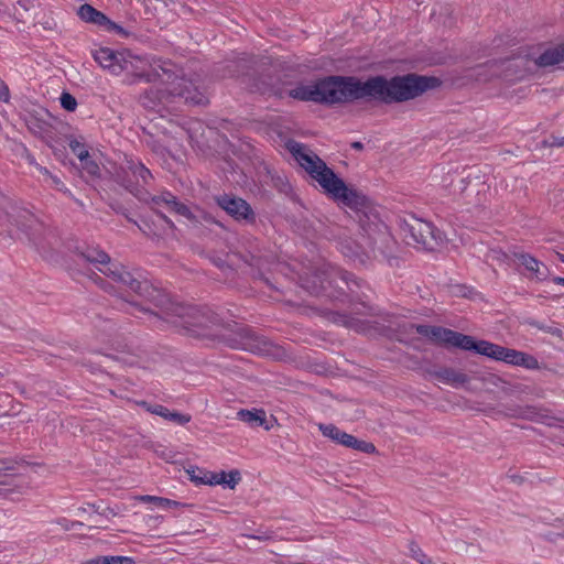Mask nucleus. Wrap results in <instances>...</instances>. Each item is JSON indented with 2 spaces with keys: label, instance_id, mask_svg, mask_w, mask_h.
I'll list each match as a JSON object with an SVG mask.
<instances>
[{
  "label": "nucleus",
  "instance_id": "obj_11",
  "mask_svg": "<svg viewBox=\"0 0 564 564\" xmlns=\"http://www.w3.org/2000/svg\"><path fill=\"white\" fill-rule=\"evenodd\" d=\"M240 338L230 339V345L235 348L252 351L254 354H268L270 344L267 339L257 336L249 329H240Z\"/></svg>",
  "mask_w": 564,
  "mask_h": 564
},
{
  "label": "nucleus",
  "instance_id": "obj_1",
  "mask_svg": "<svg viewBox=\"0 0 564 564\" xmlns=\"http://www.w3.org/2000/svg\"><path fill=\"white\" fill-rule=\"evenodd\" d=\"M416 333L433 343L463 350H473L496 361L535 370L540 368L538 359L527 352L507 348L487 340H475L474 337L441 326L411 325Z\"/></svg>",
  "mask_w": 564,
  "mask_h": 564
},
{
  "label": "nucleus",
  "instance_id": "obj_21",
  "mask_svg": "<svg viewBox=\"0 0 564 564\" xmlns=\"http://www.w3.org/2000/svg\"><path fill=\"white\" fill-rule=\"evenodd\" d=\"M564 62V43L544 51L536 59L539 66H553Z\"/></svg>",
  "mask_w": 564,
  "mask_h": 564
},
{
  "label": "nucleus",
  "instance_id": "obj_2",
  "mask_svg": "<svg viewBox=\"0 0 564 564\" xmlns=\"http://www.w3.org/2000/svg\"><path fill=\"white\" fill-rule=\"evenodd\" d=\"M442 82L434 76L408 74L386 79L382 76L361 82L355 77V100L371 98L386 104L414 99L427 90L440 87Z\"/></svg>",
  "mask_w": 564,
  "mask_h": 564
},
{
  "label": "nucleus",
  "instance_id": "obj_30",
  "mask_svg": "<svg viewBox=\"0 0 564 564\" xmlns=\"http://www.w3.org/2000/svg\"><path fill=\"white\" fill-rule=\"evenodd\" d=\"M61 106L67 111H74L77 107L76 98L69 93H63L59 97Z\"/></svg>",
  "mask_w": 564,
  "mask_h": 564
},
{
  "label": "nucleus",
  "instance_id": "obj_47",
  "mask_svg": "<svg viewBox=\"0 0 564 564\" xmlns=\"http://www.w3.org/2000/svg\"><path fill=\"white\" fill-rule=\"evenodd\" d=\"M85 512H86V509L84 507H80L77 509V514L85 513Z\"/></svg>",
  "mask_w": 564,
  "mask_h": 564
},
{
  "label": "nucleus",
  "instance_id": "obj_10",
  "mask_svg": "<svg viewBox=\"0 0 564 564\" xmlns=\"http://www.w3.org/2000/svg\"><path fill=\"white\" fill-rule=\"evenodd\" d=\"M218 205L236 220L253 221L254 213L251 206L240 197L221 195L217 197Z\"/></svg>",
  "mask_w": 564,
  "mask_h": 564
},
{
  "label": "nucleus",
  "instance_id": "obj_33",
  "mask_svg": "<svg viewBox=\"0 0 564 564\" xmlns=\"http://www.w3.org/2000/svg\"><path fill=\"white\" fill-rule=\"evenodd\" d=\"M50 183L51 186H53L55 189L63 192L67 194L68 196H72L70 191L65 186V184L62 182V180L56 175H50L48 180L46 181Z\"/></svg>",
  "mask_w": 564,
  "mask_h": 564
},
{
  "label": "nucleus",
  "instance_id": "obj_32",
  "mask_svg": "<svg viewBox=\"0 0 564 564\" xmlns=\"http://www.w3.org/2000/svg\"><path fill=\"white\" fill-rule=\"evenodd\" d=\"M410 551L412 556L421 564H433V561L422 552L419 545L412 543L410 546Z\"/></svg>",
  "mask_w": 564,
  "mask_h": 564
},
{
  "label": "nucleus",
  "instance_id": "obj_46",
  "mask_svg": "<svg viewBox=\"0 0 564 564\" xmlns=\"http://www.w3.org/2000/svg\"><path fill=\"white\" fill-rule=\"evenodd\" d=\"M558 260L564 263V254L563 253H556Z\"/></svg>",
  "mask_w": 564,
  "mask_h": 564
},
{
  "label": "nucleus",
  "instance_id": "obj_43",
  "mask_svg": "<svg viewBox=\"0 0 564 564\" xmlns=\"http://www.w3.org/2000/svg\"><path fill=\"white\" fill-rule=\"evenodd\" d=\"M555 284H558V285H564V278H561V276H555L553 278L552 280Z\"/></svg>",
  "mask_w": 564,
  "mask_h": 564
},
{
  "label": "nucleus",
  "instance_id": "obj_48",
  "mask_svg": "<svg viewBox=\"0 0 564 564\" xmlns=\"http://www.w3.org/2000/svg\"><path fill=\"white\" fill-rule=\"evenodd\" d=\"M510 478H511L513 481H518V480H520V479H521V477L516 476V475L510 476Z\"/></svg>",
  "mask_w": 564,
  "mask_h": 564
},
{
  "label": "nucleus",
  "instance_id": "obj_26",
  "mask_svg": "<svg viewBox=\"0 0 564 564\" xmlns=\"http://www.w3.org/2000/svg\"><path fill=\"white\" fill-rule=\"evenodd\" d=\"M68 145L70 151L79 159V161L87 160V156L90 155L83 139L72 138Z\"/></svg>",
  "mask_w": 564,
  "mask_h": 564
},
{
  "label": "nucleus",
  "instance_id": "obj_31",
  "mask_svg": "<svg viewBox=\"0 0 564 564\" xmlns=\"http://www.w3.org/2000/svg\"><path fill=\"white\" fill-rule=\"evenodd\" d=\"M102 564H135L134 560L130 556H102Z\"/></svg>",
  "mask_w": 564,
  "mask_h": 564
},
{
  "label": "nucleus",
  "instance_id": "obj_20",
  "mask_svg": "<svg viewBox=\"0 0 564 564\" xmlns=\"http://www.w3.org/2000/svg\"><path fill=\"white\" fill-rule=\"evenodd\" d=\"M28 487L23 484H18L14 479L0 480V498L15 500L19 496L26 492Z\"/></svg>",
  "mask_w": 564,
  "mask_h": 564
},
{
  "label": "nucleus",
  "instance_id": "obj_40",
  "mask_svg": "<svg viewBox=\"0 0 564 564\" xmlns=\"http://www.w3.org/2000/svg\"><path fill=\"white\" fill-rule=\"evenodd\" d=\"M37 170L40 171V173H42L45 177V182L48 180L50 175H52V173L44 166H40V165H36Z\"/></svg>",
  "mask_w": 564,
  "mask_h": 564
},
{
  "label": "nucleus",
  "instance_id": "obj_27",
  "mask_svg": "<svg viewBox=\"0 0 564 564\" xmlns=\"http://www.w3.org/2000/svg\"><path fill=\"white\" fill-rule=\"evenodd\" d=\"M348 448H354L360 451L362 453L371 454L376 452V447L372 443L359 441L355 436L351 435V440L347 445Z\"/></svg>",
  "mask_w": 564,
  "mask_h": 564
},
{
  "label": "nucleus",
  "instance_id": "obj_3",
  "mask_svg": "<svg viewBox=\"0 0 564 564\" xmlns=\"http://www.w3.org/2000/svg\"><path fill=\"white\" fill-rule=\"evenodd\" d=\"M126 61L129 68L124 69V74L145 79L147 82H152L154 77H158L163 86L148 91L144 99L154 97L159 102H167L172 98H182L185 102L193 105H204L207 102V97L192 80L163 67L161 73L155 72L152 75L147 72L148 62L131 54L129 51L127 52Z\"/></svg>",
  "mask_w": 564,
  "mask_h": 564
},
{
  "label": "nucleus",
  "instance_id": "obj_7",
  "mask_svg": "<svg viewBox=\"0 0 564 564\" xmlns=\"http://www.w3.org/2000/svg\"><path fill=\"white\" fill-rule=\"evenodd\" d=\"M161 314L167 323L193 333H196L195 328H207L212 323L210 317L200 308L172 301H167Z\"/></svg>",
  "mask_w": 564,
  "mask_h": 564
},
{
  "label": "nucleus",
  "instance_id": "obj_28",
  "mask_svg": "<svg viewBox=\"0 0 564 564\" xmlns=\"http://www.w3.org/2000/svg\"><path fill=\"white\" fill-rule=\"evenodd\" d=\"M29 129L35 134L43 138L48 131V124L36 118H31L28 121Z\"/></svg>",
  "mask_w": 564,
  "mask_h": 564
},
{
  "label": "nucleus",
  "instance_id": "obj_12",
  "mask_svg": "<svg viewBox=\"0 0 564 564\" xmlns=\"http://www.w3.org/2000/svg\"><path fill=\"white\" fill-rule=\"evenodd\" d=\"M147 236L151 237H163L174 230L173 221L160 212H155L154 217L151 219L142 220L139 225Z\"/></svg>",
  "mask_w": 564,
  "mask_h": 564
},
{
  "label": "nucleus",
  "instance_id": "obj_16",
  "mask_svg": "<svg viewBox=\"0 0 564 564\" xmlns=\"http://www.w3.org/2000/svg\"><path fill=\"white\" fill-rule=\"evenodd\" d=\"M435 378L453 388H460L469 381V377L463 371L453 368H443L434 373Z\"/></svg>",
  "mask_w": 564,
  "mask_h": 564
},
{
  "label": "nucleus",
  "instance_id": "obj_45",
  "mask_svg": "<svg viewBox=\"0 0 564 564\" xmlns=\"http://www.w3.org/2000/svg\"><path fill=\"white\" fill-rule=\"evenodd\" d=\"M352 148L354 149H357V150H361L364 148L362 143L361 142H354L352 143Z\"/></svg>",
  "mask_w": 564,
  "mask_h": 564
},
{
  "label": "nucleus",
  "instance_id": "obj_37",
  "mask_svg": "<svg viewBox=\"0 0 564 564\" xmlns=\"http://www.w3.org/2000/svg\"><path fill=\"white\" fill-rule=\"evenodd\" d=\"M189 474H191L192 480L202 484L199 481V478H205L206 473H203L200 469L196 468V469L191 470Z\"/></svg>",
  "mask_w": 564,
  "mask_h": 564
},
{
  "label": "nucleus",
  "instance_id": "obj_25",
  "mask_svg": "<svg viewBox=\"0 0 564 564\" xmlns=\"http://www.w3.org/2000/svg\"><path fill=\"white\" fill-rule=\"evenodd\" d=\"M137 499L142 502L154 503L155 506H158L159 508H162V509L178 508L182 506V503L178 501L171 500V499L163 498V497L151 496V495L139 496V497H137Z\"/></svg>",
  "mask_w": 564,
  "mask_h": 564
},
{
  "label": "nucleus",
  "instance_id": "obj_9",
  "mask_svg": "<svg viewBox=\"0 0 564 564\" xmlns=\"http://www.w3.org/2000/svg\"><path fill=\"white\" fill-rule=\"evenodd\" d=\"M128 51H113L109 47H100L93 55L95 61L112 75H121L129 68L126 56Z\"/></svg>",
  "mask_w": 564,
  "mask_h": 564
},
{
  "label": "nucleus",
  "instance_id": "obj_35",
  "mask_svg": "<svg viewBox=\"0 0 564 564\" xmlns=\"http://www.w3.org/2000/svg\"><path fill=\"white\" fill-rule=\"evenodd\" d=\"M35 1L34 0H18L17 4L14 7L15 14H20V9L28 12L30 9L34 8Z\"/></svg>",
  "mask_w": 564,
  "mask_h": 564
},
{
  "label": "nucleus",
  "instance_id": "obj_14",
  "mask_svg": "<svg viewBox=\"0 0 564 564\" xmlns=\"http://www.w3.org/2000/svg\"><path fill=\"white\" fill-rule=\"evenodd\" d=\"M516 258L521 265H523L529 272L532 273V276L535 280L544 281L550 276L549 268L531 254L518 253L516 254Z\"/></svg>",
  "mask_w": 564,
  "mask_h": 564
},
{
  "label": "nucleus",
  "instance_id": "obj_19",
  "mask_svg": "<svg viewBox=\"0 0 564 564\" xmlns=\"http://www.w3.org/2000/svg\"><path fill=\"white\" fill-rule=\"evenodd\" d=\"M318 430L325 437H327V438L332 440L333 442L340 444L345 447H347V445L349 444V442L351 440L350 434L341 431L334 424L319 423Z\"/></svg>",
  "mask_w": 564,
  "mask_h": 564
},
{
  "label": "nucleus",
  "instance_id": "obj_44",
  "mask_svg": "<svg viewBox=\"0 0 564 564\" xmlns=\"http://www.w3.org/2000/svg\"><path fill=\"white\" fill-rule=\"evenodd\" d=\"M324 282H325L324 280H323V281H321V286H319V289H318V288H316V286H314V288H313V290H312V292H314V293H318V292H319V290H325V289H326V286L324 285Z\"/></svg>",
  "mask_w": 564,
  "mask_h": 564
},
{
  "label": "nucleus",
  "instance_id": "obj_49",
  "mask_svg": "<svg viewBox=\"0 0 564 564\" xmlns=\"http://www.w3.org/2000/svg\"><path fill=\"white\" fill-rule=\"evenodd\" d=\"M343 279H344L345 281H347V280H348L347 274H345V275L343 276Z\"/></svg>",
  "mask_w": 564,
  "mask_h": 564
},
{
  "label": "nucleus",
  "instance_id": "obj_29",
  "mask_svg": "<svg viewBox=\"0 0 564 564\" xmlns=\"http://www.w3.org/2000/svg\"><path fill=\"white\" fill-rule=\"evenodd\" d=\"M82 169L91 177H97L100 174V167L96 161H94L90 155L87 156V160L80 161Z\"/></svg>",
  "mask_w": 564,
  "mask_h": 564
},
{
  "label": "nucleus",
  "instance_id": "obj_18",
  "mask_svg": "<svg viewBox=\"0 0 564 564\" xmlns=\"http://www.w3.org/2000/svg\"><path fill=\"white\" fill-rule=\"evenodd\" d=\"M332 319L335 324L354 329L357 333H365L368 329V323L366 321L344 313H333Z\"/></svg>",
  "mask_w": 564,
  "mask_h": 564
},
{
  "label": "nucleus",
  "instance_id": "obj_50",
  "mask_svg": "<svg viewBox=\"0 0 564 564\" xmlns=\"http://www.w3.org/2000/svg\"><path fill=\"white\" fill-rule=\"evenodd\" d=\"M562 535H563V538H564V533H563Z\"/></svg>",
  "mask_w": 564,
  "mask_h": 564
},
{
  "label": "nucleus",
  "instance_id": "obj_5",
  "mask_svg": "<svg viewBox=\"0 0 564 564\" xmlns=\"http://www.w3.org/2000/svg\"><path fill=\"white\" fill-rule=\"evenodd\" d=\"M355 77L329 76L312 85H300L290 90V97L319 104H343L355 100Z\"/></svg>",
  "mask_w": 564,
  "mask_h": 564
},
{
  "label": "nucleus",
  "instance_id": "obj_36",
  "mask_svg": "<svg viewBox=\"0 0 564 564\" xmlns=\"http://www.w3.org/2000/svg\"><path fill=\"white\" fill-rule=\"evenodd\" d=\"M66 530H74L76 528L83 527V522L79 521H68L66 519H63L59 522Z\"/></svg>",
  "mask_w": 564,
  "mask_h": 564
},
{
  "label": "nucleus",
  "instance_id": "obj_34",
  "mask_svg": "<svg viewBox=\"0 0 564 564\" xmlns=\"http://www.w3.org/2000/svg\"><path fill=\"white\" fill-rule=\"evenodd\" d=\"M104 30H106L108 32H113V33L119 34V35H121L123 37L128 36V32L122 26H120L119 24L112 22L109 19H108V23H106Z\"/></svg>",
  "mask_w": 564,
  "mask_h": 564
},
{
  "label": "nucleus",
  "instance_id": "obj_24",
  "mask_svg": "<svg viewBox=\"0 0 564 564\" xmlns=\"http://www.w3.org/2000/svg\"><path fill=\"white\" fill-rule=\"evenodd\" d=\"M237 417L250 426H262L265 423V412L263 410H240Z\"/></svg>",
  "mask_w": 564,
  "mask_h": 564
},
{
  "label": "nucleus",
  "instance_id": "obj_22",
  "mask_svg": "<svg viewBox=\"0 0 564 564\" xmlns=\"http://www.w3.org/2000/svg\"><path fill=\"white\" fill-rule=\"evenodd\" d=\"M78 15L83 21L94 23L101 28H105L106 23H108V18L89 4L80 6Z\"/></svg>",
  "mask_w": 564,
  "mask_h": 564
},
{
  "label": "nucleus",
  "instance_id": "obj_41",
  "mask_svg": "<svg viewBox=\"0 0 564 564\" xmlns=\"http://www.w3.org/2000/svg\"><path fill=\"white\" fill-rule=\"evenodd\" d=\"M101 561H102V556H98L96 558H91L89 561H86V562H84L82 564H102Z\"/></svg>",
  "mask_w": 564,
  "mask_h": 564
},
{
  "label": "nucleus",
  "instance_id": "obj_23",
  "mask_svg": "<svg viewBox=\"0 0 564 564\" xmlns=\"http://www.w3.org/2000/svg\"><path fill=\"white\" fill-rule=\"evenodd\" d=\"M127 169L137 178L138 183L142 185H148L152 180V173L140 161L128 160Z\"/></svg>",
  "mask_w": 564,
  "mask_h": 564
},
{
  "label": "nucleus",
  "instance_id": "obj_17",
  "mask_svg": "<svg viewBox=\"0 0 564 564\" xmlns=\"http://www.w3.org/2000/svg\"><path fill=\"white\" fill-rule=\"evenodd\" d=\"M240 480V474L237 470L230 471L227 475L225 471L215 474L206 473L205 478H199V481L205 485H226L229 488H235Z\"/></svg>",
  "mask_w": 564,
  "mask_h": 564
},
{
  "label": "nucleus",
  "instance_id": "obj_15",
  "mask_svg": "<svg viewBox=\"0 0 564 564\" xmlns=\"http://www.w3.org/2000/svg\"><path fill=\"white\" fill-rule=\"evenodd\" d=\"M148 412L159 415L167 421L174 422L178 425H185L191 421V415L170 411L167 408L161 404H141Z\"/></svg>",
  "mask_w": 564,
  "mask_h": 564
},
{
  "label": "nucleus",
  "instance_id": "obj_39",
  "mask_svg": "<svg viewBox=\"0 0 564 564\" xmlns=\"http://www.w3.org/2000/svg\"><path fill=\"white\" fill-rule=\"evenodd\" d=\"M551 147H563L564 145V137H553L552 141L550 142Z\"/></svg>",
  "mask_w": 564,
  "mask_h": 564
},
{
  "label": "nucleus",
  "instance_id": "obj_42",
  "mask_svg": "<svg viewBox=\"0 0 564 564\" xmlns=\"http://www.w3.org/2000/svg\"><path fill=\"white\" fill-rule=\"evenodd\" d=\"M126 187L132 193L134 194L135 196H139V189L137 188V186H133V185H126Z\"/></svg>",
  "mask_w": 564,
  "mask_h": 564
},
{
  "label": "nucleus",
  "instance_id": "obj_38",
  "mask_svg": "<svg viewBox=\"0 0 564 564\" xmlns=\"http://www.w3.org/2000/svg\"><path fill=\"white\" fill-rule=\"evenodd\" d=\"M9 89L3 82L0 80V100L8 101Z\"/></svg>",
  "mask_w": 564,
  "mask_h": 564
},
{
  "label": "nucleus",
  "instance_id": "obj_6",
  "mask_svg": "<svg viewBox=\"0 0 564 564\" xmlns=\"http://www.w3.org/2000/svg\"><path fill=\"white\" fill-rule=\"evenodd\" d=\"M82 257L91 263H98L104 268L99 270L107 276L111 278L115 282L127 285L137 294L143 295L149 289L147 281H139L134 279L122 265L110 263V257L102 250L97 248H87L82 252Z\"/></svg>",
  "mask_w": 564,
  "mask_h": 564
},
{
  "label": "nucleus",
  "instance_id": "obj_8",
  "mask_svg": "<svg viewBox=\"0 0 564 564\" xmlns=\"http://www.w3.org/2000/svg\"><path fill=\"white\" fill-rule=\"evenodd\" d=\"M408 243H414L426 250H433L443 242V236L431 223L421 219H414L406 224Z\"/></svg>",
  "mask_w": 564,
  "mask_h": 564
},
{
  "label": "nucleus",
  "instance_id": "obj_13",
  "mask_svg": "<svg viewBox=\"0 0 564 564\" xmlns=\"http://www.w3.org/2000/svg\"><path fill=\"white\" fill-rule=\"evenodd\" d=\"M150 199L154 205L163 204L170 212L178 214L187 219L194 218L189 208L185 204L178 202L176 196L167 191L162 192L160 195L150 196Z\"/></svg>",
  "mask_w": 564,
  "mask_h": 564
},
{
  "label": "nucleus",
  "instance_id": "obj_4",
  "mask_svg": "<svg viewBox=\"0 0 564 564\" xmlns=\"http://www.w3.org/2000/svg\"><path fill=\"white\" fill-rule=\"evenodd\" d=\"M286 149L311 177L334 199L341 202L345 206L352 209H358L366 204V197L361 193L348 187L344 181L306 145L291 140L286 143Z\"/></svg>",
  "mask_w": 564,
  "mask_h": 564
}]
</instances>
